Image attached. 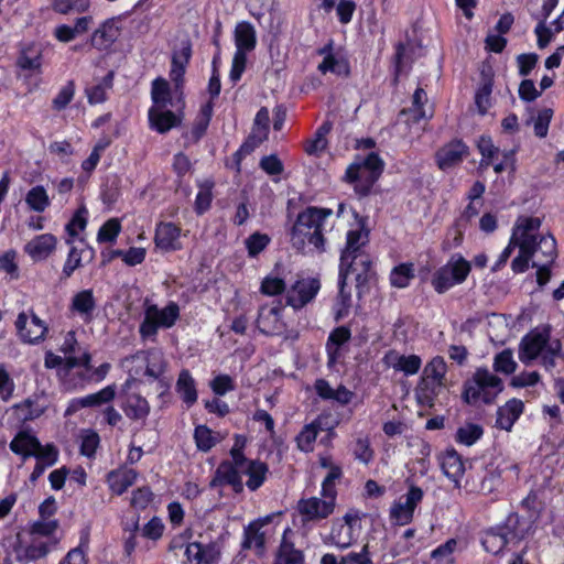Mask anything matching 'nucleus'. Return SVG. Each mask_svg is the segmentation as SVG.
Wrapping results in <instances>:
<instances>
[{"instance_id":"nucleus-6","label":"nucleus","mask_w":564,"mask_h":564,"mask_svg":"<svg viewBox=\"0 0 564 564\" xmlns=\"http://www.w3.org/2000/svg\"><path fill=\"white\" fill-rule=\"evenodd\" d=\"M246 443L245 436H235V443L230 449L231 462H224L218 466L210 481L212 487L228 485L237 494L243 490L242 467L240 465L245 463L243 448Z\"/></svg>"},{"instance_id":"nucleus-30","label":"nucleus","mask_w":564,"mask_h":564,"mask_svg":"<svg viewBox=\"0 0 564 564\" xmlns=\"http://www.w3.org/2000/svg\"><path fill=\"white\" fill-rule=\"evenodd\" d=\"M530 261L532 265H551L556 258V241L551 235H544L533 245Z\"/></svg>"},{"instance_id":"nucleus-55","label":"nucleus","mask_w":564,"mask_h":564,"mask_svg":"<svg viewBox=\"0 0 564 564\" xmlns=\"http://www.w3.org/2000/svg\"><path fill=\"white\" fill-rule=\"evenodd\" d=\"M484 434L482 427L475 423H466L458 427L456 431L455 440L457 443L471 446L474 445Z\"/></svg>"},{"instance_id":"nucleus-45","label":"nucleus","mask_w":564,"mask_h":564,"mask_svg":"<svg viewBox=\"0 0 564 564\" xmlns=\"http://www.w3.org/2000/svg\"><path fill=\"white\" fill-rule=\"evenodd\" d=\"M175 390L188 408L197 401L196 383L188 370L180 372Z\"/></svg>"},{"instance_id":"nucleus-33","label":"nucleus","mask_w":564,"mask_h":564,"mask_svg":"<svg viewBox=\"0 0 564 564\" xmlns=\"http://www.w3.org/2000/svg\"><path fill=\"white\" fill-rule=\"evenodd\" d=\"M242 467V475L248 477L246 486L249 490L256 491L260 488L267 479L268 466L260 460H249L245 457Z\"/></svg>"},{"instance_id":"nucleus-37","label":"nucleus","mask_w":564,"mask_h":564,"mask_svg":"<svg viewBox=\"0 0 564 564\" xmlns=\"http://www.w3.org/2000/svg\"><path fill=\"white\" fill-rule=\"evenodd\" d=\"M149 121L152 129L165 133L181 123V117L165 108H150Z\"/></svg>"},{"instance_id":"nucleus-64","label":"nucleus","mask_w":564,"mask_h":564,"mask_svg":"<svg viewBox=\"0 0 564 564\" xmlns=\"http://www.w3.org/2000/svg\"><path fill=\"white\" fill-rule=\"evenodd\" d=\"M17 257L14 250H7L0 254V271L6 273L10 280H17L20 275Z\"/></svg>"},{"instance_id":"nucleus-28","label":"nucleus","mask_w":564,"mask_h":564,"mask_svg":"<svg viewBox=\"0 0 564 564\" xmlns=\"http://www.w3.org/2000/svg\"><path fill=\"white\" fill-rule=\"evenodd\" d=\"M383 360L388 367L403 372L405 376L417 373L422 366V360L417 355H401L394 350L388 351Z\"/></svg>"},{"instance_id":"nucleus-16","label":"nucleus","mask_w":564,"mask_h":564,"mask_svg":"<svg viewBox=\"0 0 564 564\" xmlns=\"http://www.w3.org/2000/svg\"><path fill=\"white\" fill-rule=\"evenodd\" d=\"M182 236L185 234L180 226L171 221H161L155 228V247L164 252L181 250L183 248Z\"/></svg>"},{"instance_id":"nucleus-5","label":"nucleus","mask_w":564,"mask_h":564,"mask_svg":"<svg viewBox=\"0 0 564 564\" xmlns=\"http://www.w3.org/2000/svg\"><path fill=\"white\" fill-rule=\"evenodd\" d=\"M446 372L447 365L443 357L436 356L425 365L415 388L416 399L422 405L434 404V400L445 387Z\"/></svg>"},{"instance_id":"nucleus-62","label":"nucleus","mask_w":564,"mask_h":564,"mask_svg":"<svg viewBox=\"0 0 564 564\" xmlns=\"http://www.w3.org/2000/svg\"><path fill=\"white\" fill-rule=\"evenodd\" d=\"M121 231V224L117 218L108 219L98 230L97 241L99 243L104 242H115L117 237Z\"/></svg>"},{"instance_id":"nucleus-13","label":"nucleus","mask_w":564,"mask_h":564,"mask_svg":"<svg viewBox=\"0 0 564 564\" xmlns=\"http://www.w3.org/2000/svg\"><path fill=\"white\" fill-rule=\"evenodd\" d=\"M321 290V282L316 278H301L288 289L286 304L294 310H301L311 303Z\"/></svg>"},{"instance_id":"nucleus-57","label":"nucleus","mask_w":564,"mask_h":564,"mask_svg":"<svg viewBox=\"0 0 564 564\" xmlns=\"http://www.w3.org/2000/svg\"><path fill=\"white\" fill-rule=\"evenodd\" d=\"M414 265L412 263H402L393 268L390 273V282L393 286L403 289L414 279Z\"/></svg>"},{"instance_id":"nucleus-4","label":"nucleus","mask_w":564,"mask_h":564,"mask_svg":"<svg viewBox=\"0 0 564 564\" xmlns=\"http://www.w3.org/2000/svg\"><path fill=\"white\" fill-rule=\"evenodd\" d=\"M383 165V161L373 152L357 156L348 166L345 178L358 194L367 195L381 175Z\"/></svg>"},{"instance_id":"nucleus-47","label":"nucleus","mask_w":564,"mask_h":564,"mask_svg":"<svg viewBox=\"0 0 564 564\" xmlns=\"http://www.w3.org/2000/svg\"><path fill=\"white\" fill-rule=\"evenodd\" d=\"M351 337L349 328L346 326L336 327L328 336L326 351L329 362H334L339 357L340 347Z\"/></svg>"},{"instance_id":"nucleus-9","label":"nucleus","mask_w":564,"mask_h":564,"mask_svg":"<svg viewBox=\"0 0 564 564\" xmlns=\"http://www.w3.org/2000/svg\"><path fill=\"white\" fill-rule=\"evenodd\" d=\"M470 270L469 261L460 254H454L443 267L434 272L431 284L437 293H445L453 286L465 282Z\"/></svg>"},{"instance_id":"nucleus-56","label":"nucleus","mask_w":564,"mask_h":564,"mask_svg":"<svg viewBox=\"0 0 564 564\" xmlns=\"http://www.w3.org/2000/svg\"><path fill=\"white\" fill-rule=\"evenodd\" d=\"M339 293L334 304V316L336 321H340L346 317L351 307V294L345 291L346 280L339 278Z\"/></svg>"},{"instance_id":"nucleus-53","label":"nucleus","mask_w":564,"mask_h":564,"mask_svg":"<svg viewBox=\"0 0 564 564\" xmlns=\"http://www.w3.org/2000/svg\"><path fill=\"white\" fill-rule=\"evenodd\" d=\"M274 564H304V555L292 543L282 541Z\"/></svg>"},{"instance_id":"nucleus-46","label":"nucleus","mask_w":564,"mask_h":564,"mask_svg":"<svg viewBox=\"0 0 564 564\" xmlns=\"http://www.w3.org/2000/svg\"><path fill=\"white\" fill-rule=\"evenodd\" d=\"M426 93L422 88H417L413 94L412 107L409 110H402L401 117H404V121L410 123H419L421 120H426L431 117L426 116L423 105L426 101Z\"/></svg>"},{"instance_id":"nucleus-61","label":"nucleus","mask_w":564,"mask_h":564,"mask_svg":"<svg viewBox=\"0 0 564 564\" xmlns=\"http://www.w3.org/2000/svg\"><path fill=\"white\" fill-rule=\"evenodd\" d=\"M108 144H109V141L99 140L95 144L89 156L85 161H83L80 167H82L83 172L86 174V177H89L90 174L94 172V170L96 169V166L98 165V163L100 161L101 154L104 153V151L106 150Z\"/></svg>"},{"instance_id":"nucleus-14","label":"nucleus","mask_w":564,"mask_h":564,"mask_svg":"<svg viewBox=\"0 0 564 564\" xmlns=\"http://www.w3.org/2000/svg\"><path fill=\"white\" fill-rule=\"evenodd\" d=\"M20 339L26 344H36L44 339L47 326L33 311L21 312L15 321Z\"/></svg>"},{"instance_id":"nucleus-3","label":"nucleus","mask_w":564,"mask_h":564,"mask_svg":"<svg viewBox=\"0 0 564 564\" xmlns=\"http://www.w3.org/2000/svg\"><path fill=\"white\" fill-rule=\"evenodd\" d=\"M539 356L546 368L554 367L556 359L563 357L560 341L551 340L550 333L545 329L528 334L520 344L519 359L522 364L529 365Z\"/></svg>"},{"instance_id":"nucleus-18","label":"nucleus","mask_w":564,"mask_h":564,"mask_svg":"<svg viewBox=\"0 0 564 564\" xmlns=\"http://www.w3.org/2000/svg\"><path fill=\"white\" fill-rule=\"evenodd\" d=\"M121 34L119 18L105 20L91 34L90 44L98 51H108Z\"/></svg>"},{"instance_id":"nucleus-17","label":"nucleus","mask_w":564,"mask_h":564,"mask_svg":"<svg viewBox=\"0 0 564 564\" xmlns=\"http://www.w3.org/2000/svg\"><path fill=\"white\" fill-rule=\"evenodd\" d=\"M283 307L280 303L265 304L259 310L257 325L261 333L267 335H280L285 329L282 319Z\"/></svg>"},{"instance_id":"nucleus-7","label":"nucleus","mask_w":564,"mask_h":564,"mask_svg":"<svg viewBox=\"0 0 564 564\" xmlns=\"http://www.w3.org/2000/svg\"><path fill=\"white\" fill-rule=\"evenodd\" d=\"M180 318V306L171 301L164 307L156 304L145 303L143 321L139 326V334L142 339L155 340L160 328L173 327Z\"/></svg>"},{"instance_id":"nucleus-63","label":"nucleus","mask_w":564,"mask_h":564,"mask_svg":"<svg viewBox=\"0 0 564 564\" xmlns=\"http://www.w3.org/2000/svg\"><path fill=\"white\" fill-rule=\"evenodd\" d=\"M88 221V210L85 206H80L73 215L69 223L66 225V231L69 237L75 238L78 234L85 230Z\"/></svg>"},{"instance_id":"nucleus-35","label":"nucleus","mask_w":564,"mask_h":564,"mask_svg":"<svg viewBox=\"0 0 564 564\" xmlns=\"http://www.w3.org/2000/svg\"><path fill=\"white\" fill-rule=\"evenodd\" d=\"M481 83L475 94V105L479 115L484 116L492 106L491 93L494 78L490 69L481 72Z\"/></svg>"},{"instance_id":"nucleus-24","label":"nucleus","mask_w":564,"mask_h":564,"mask_svg":"<svg viewBox=\"0 0 564 564\" xmlns=\"http://www.w3.org/2000/svg\"><path fill=\"white\" fill-rule=\"evenodd\" d=\"M438 459L444 475L459 488L465 474V460L454 448L446 449Z\"/></svg>"},{"instance_id":"nucleus-12","label":"nucleus","mask_w":564,"mask_h":564,"mask_svg":"<svg viewBox=\"0 0 564 564\" xmlns=\"http://www.w3.org/2000/svg\"><path fill=\"white\" fill-rule=\"evenodd\" d=\"M321 496L301 499L297 502V511L303 522L321 521L334 512L336 498L322 492Z\"/></svg>"},{"instance_id":"nucleus-15","label":"nucleus","mask_w":564,"mask_h":564,"mask_svg":"<svg viewBox=\"0 0 564 564\" xmlns=\"http://www.w3.org/2000/svg\"><path fill=\"white\" fill-rule=\"evenodd\" d=\"M359 521L358 514L351 512L346 513L341 520L335 521L329 535L330 543L339 549L349 547L357 539Z\"/></svg>"},{"instance_id":"nucleus-41","label":"nucleus","mask_w":564,"mask_h":564,"mask_svg":"<svg viewBox=\"0 0 564 564\" xmlns=\"http://www.w3.org/2000/svg\"><path fill=\"white\" fill-rule=\"evenodd\" d=\"M30 539L24 547V557L30 561L45 557L59 542V540H46L34 534H30Z\"/></svg>"},{"instance_id":"nucleus-21","label":"nucleus","mask_w":564,"mask_h":564,"mask_svg":"<svg viewBox=\"0 0 564 564\" xmlns=\"http://www.w3.org/2000/svg\"><path fill=\"white\" fill-rule=\"evenodd\" d=\"M97 303L93 290H82L73 295L68 306L73 315L78 316L84 323L93 319Z\"/></svg>"},{"instance_id":"nucleus-52","label":"nucleus","mask_w":564,"mask_h":564,"mask_svg":"<svg viewBox=\"0 0 564 564\" xmlns=\"http://www.w3.org/2000/svg\"><path fill=\"white\" fill-rule=\"evenodd\" d=\"M59 522L56 519H39L31 524L30 534L41 536L46 540H59L56 538Z\"/></svg>"},{"instance_id":"nucleus-39","label":"nucleus","mask_w":564,"mask_h":564,"mask_svg":"<svg viewBox=\"0 0 564 564\" xmlns=\"http://www.w3.org/2000/svg\"><path fill=\"white\" fill-rule=\"evenodd\" d=\"M113 85V72H109L102 78L95 79L86 87L85 93L91 105L101 104L107 99L108 91Z\"/></svg>"},{"instance_id":"nucleus-58","label":"nucleus","mask_w":564,"mask_h":564,"mask_svg":"<svg viewBox=\"0 0 564 564\" xmlns=\"http://www.w3.org/2000/svg\"><path fill=\"white\" fill-rule=\"evenodd\" d=\"M151 97L153 106L151 108H166L170 102V86L166 79L156 78L152 83Z\"/></svg>"},{"instance_id":"nucleus-10","label":"nucleus","mask_w":564,"mask_h":564,"mask_svg":"<svg viewBox=\"0 0 564 564\" xmlns=\"http://www.w3.org/2000/svg\"><path fill=\"white\" fill-rule=\"evenodd\" d=\"M91 357L85 351L79 357H66L65 365L59 369L58 373L63 386L67 390H76L84 388L89 381L93 380L90 376Z\"/></svg>"},{"instance_id":"nucleus-1","label":"nucleus","mask_w":564,"mask_h":564,"mask_svg":"<svg viewBox=\"0 0 564 564\" xmlns=\"http://www.w3.org/2000/svg\"><path fill=\"white\" fill-rule=\"evenodd\" d=\"M333 210L328 208L308 207L300 213L291 229V242L294 248L304 250H324V231L329 226Z\"/></svg>"},{"instance_id":"nucleus-40","label":"nucleus","mask_w":564,"mask_h":564,"mask_svg":"<svg viewBox=\"0 0 564 564\" xmlns=\"http://www.w3.org/2000/svg\"><path fill=\"white\" fill-rule=\"evenodd\" d=\"M508 543V530L506 527H497L487 530L482 538L484 549L491 554H499Z\"/></svg>"},{"instance_id":"nucleus-25","label":"nucleus","mask_w":564,"mask_h":564,"mask_svg":"<svg viewBox=\"0 0 564 564\" xmlns=\"http://www.w3.org/2000/svg\"><path fill=\"white\" fill-rule=\"evenodd\" d=\"M57 239L52 234H42L31 239L25 246V253L33 261L47 259L56 249Z\"/></svg>"},{"instance_id":"nucleus-44","label":"nucleus","mask_w":564,"mask_h":564,"mask_svg":"<svg viewBox=\"0 0 564 564\" xmlns=\"http://www.w3.org/2000/svg\"><path fill=\"white\" fill-rule=\"evenodd\" d=\"M39 447L40 441L25 431L19 432L10 443V449L23 458L32 457Z\"/></svg>"},{"instance_id":"nucleus-48","label":"nucleus","mask_w":564,"mask_h":564,"mask_svg":"<svg viewBox=\"0 0 564 564\" xmlns=\"http://www.w3.org/2000/svg\"><path fill=\"white\" fill-rule=\"evenodd\" d=\"M123 411L128 417L141 420L148 416L150 405L144 398L138 394H131L127 398Z\"/></svg>"},{"instance_id":"nucleus-31","label":"nucleus","mask_w":564,"mask_h":564,"mask_svg":"<svg viewBox=\"0 0 564 564\" xmlns=\"http://www.w3.org/2000/svg\"><path fill=\"white\" fill-rule=\"evenodd\" d=\"M523 409L524 404L521 400L510 399L502 406L498 408L496 426L505 431H511L517 420L523 413Z\"/></svg>"},{"instance_id":"nucleus-43","label":"nucleus","mask_w":564,"mask_h":564,"mask_svg":"<svg viewBox=\"0 0 564 564\" xmlns=\"http://www.w3.org/2000/svg\"><path fill=\"white\" fill-rule=\"evenodd\" d=\"M368 242V231L362 227H357L355 229H350L347 232V241L346 247L341 252L340 259L343 261H348L352 254L365 252L362 248Z\"/></svg>"},{"instance_id":"nucleus-38","label":"nucleus","mask_w":564,"mask_h":564,"mask_svg":"<svg viewBox=\"0 0 564 564\" xmlns=\"http://www.w3.org/2000/svg\"><path fill=\"white\" fill-rule=\"evenodd\" d=\"M236 52L248 53L256 47L257 34L254 26L247 21L237 23L235 28Z\"/></svg>"},{"instance_id":"nucleus-11","label":"nucleus","mask_w":564,"mask_h":564,"mask_svg":"<svg viewBox=\"0 0 564 564\" xmlns=\"http://www.w3.org/2000/svg\"><path fill=\"white\" fill-rule=\"evenodd\" d=\"M424 492L416 486H410L406 494L399 497L390 508V519L394 524L406 525L413 520L414 510L423 500Z\"/></svg>"},{"instance_id":"nucleus-54","label":"nucleus","mask_w":564,"mask_h":564,"mask_svg":"<svg viewBox=\"0 0 564 564\" xmlns=\"http://www.w3.org/2000/svg\"><path fill=\"white\" fill-rule=\"evenodd\" d=\"M260 291L269 296L279 295L288 291L285 280L283 276H281L278 270H274L263 278Z\"/></svg>"},{"instance_id":"nucleus-60","label":"nucleus","mask_w":564,"mask_h":564,"mask_svg":"<svg viewBox=\"0 0 564 564\" xmlns=\"http://www.w3.org/2000/svg\"><path fill=\"white\" fill-rule=\"evenodd\" d=\"M194 438L198 449L203 452L209 451L215 444L219 442L218 434H215L206 425H199L195 429Z\"/></svg>"},{"instance_id":"nucleus-2","label":"nucleus","mask_w":564,"mask_h":564,"mask_svg":"<svg viewBox=\"0 0 564 564\" xmlns=\"http://www.w3.org/2000/svg\"><path fill=\"white\" fill-rule=\"evenodd\" d=\"M541 220L538 217L519 216L513 225L510 241L519 248V254L512 260L513 272H524L530 264L533 245L543 235L540 234Z\"/></svg>"},{"instance_id":"nucleus-32","label":"nucleus","mask_w":564,"mask_h":564,"mask_svg":"<svg viewBox=\"0 0 564 564\" xmlns=\"http://www.w3.org/2000/svg\"><path fill=\"white\" fill-rule=\"evenodd\" d=\"M192 56V47L189 42H182L181 46L173 53L170 78L176 88L183 83L186 66Z\"/></svg>"},{"instance_id":"nucleus-19","label":"nucleus","mask_w":564,"mask_h":564,"mask_svg":"<svg viewBox=\"0 0 564 564\" xmlns=\"http://www.w3.org/2000/svg\"><path fill=\"white\" fill-rule=\"evenodd\" d=\"M319 54L324 56L322 63L317 67L322 74H326L328 72L338 76H347L349 74V63L341 51H333L332 45L329 44L319 50Z\"/></svg>"},{"instance_id":"nucleus-22","label":"nucleus","mask_w":564,"mask_h":564,"mask_svg":"<svg viewBox=\"0 0 564 564\" xmlns=\"http://www.w3.org/2000/svg\"><path fill=\"white\" fill-rule=\"evenodd\" d=\"M185 564H214L219 551L214 544L187 543L184 549Z\"/></svg>"},{"instance_id":"nucleus-36","label":"nucleus","mask_w":564,"mask_h":564,"mask_svg":"<svg viewBox=\"0 0 564 564\" xmlns=\"http://www.w3.org/2000/svg\"><path fill=\"white\" fill-rule=\"evenodd\" d=\"M138 474L131 468H119L107 475L109 489L115 495H122L137 480Z\"/></svg>"},{"instance_id":"nucleus-27","label":"nucleus","mask_w":564,"mask_h":564,"mask_svg":"<svg viewBox=\"0 0 564 564\" xmlns=\"http://www.w3.org/2000/svg\"><path fill=\"white\" fill-rule=\"evenodd\" d=\"M557 3L558 0H543L541 10L533 14L534 19L538 21L534 33L538 37V46L540 48L546 47L552 41V31L546 26L545 21L556 8Z\"/></svg>"},{"instance_id":"nucleus-23","label":"nucleus","mask_w":564,"mask_h":564,"mask_svg":"<svg viewBox=\"0 0 564 564\" xmlns=\"http://www.w3.org/2000/svg\"><path fill=\"white\" fill-rule=\"evenodd\" d=\"M371 268V259L370 256L366 252H360L352 254L348 261H343L340 259L339 265V278H344L347 280V276L350 273L356 274V280L358 283L366 281L367 274Z\"/></svg>"},{"instance_id":"nucleus-42","label":"nucleus","mask_w":564,"mask_h":564,"mask_svg":"<svg viewBox=\"0 0 564 564\" xmlns=\"http://www.w3.org/2000/svg\"><path fill=\"white\" fill-rule=\"evenodd\" d=\"M325 420L326 417L319 416L312 423L306 424L299 433L296 444L302 452L308 453L313 451L318 432L325 426Z\"/></svg>"},{"instance_id":"nucleus-29","label":"nucleus","mask_w":564,"mask_h":564,"mask_svg":"<svg viewBox=\"0 0 564 564\" xmlns=\"http://www.w3.org/2000/svg\"><path fill=\"white\" fill-rule=\"evenodd\" d=\"M271 521V517L268 516L262 519L250 522L243 530V542L245 549H254L258 553H262L265 544L267 532L263 527Z\"/></svg>"},{"instance_id":"nucleus-34","label":"nucleus","mask_w":564,"mask_h":564,"mask_svg":"<svg viewBox=\"0 0 564 564\" xmlns=\"http://www.w3.org/2000/svg\"><path fill=\"white\" fill-rule=\"evenodd\" d=\"M134 360L140 361L141 364H147L145 376L153 380L160 378L164 372L165 361L161 350L152 349L148 351H138L135 352Z\"/></svg>"},{"instance_id":"nucleus-49","label":"nucleus","mask_w":564,"mask_h":564,"mask_svg":"<svg viewBox=\"0 0 564 564\" xmlns=\"http://www.w3.org/2000/svg\"><path fill=\"white\" fill-rule=\"evenodd\" d=\"M213 113V107L210 104L202 106L200 111L194 122L191 132L187 134V139L191 142H197L206 132Z\"/></svg>"},{"instance_id":"nucleus-50","label":"nucleus","mask_w":564,"mask_h":564,"mask_svg":"<svg viewBox=\"0 0 564 564\" xmlns=\"http://www.w3.org/2000/svg\"><path fill=\"white\" fill-rule=\"evenodd\" d=\"M25 203L30 209L36 213H43L51 204L46 189L41 186H34L25 195Z\"/></svg>"},{"instance_id":"nucleus-20","label":"nucleus","mask_w":564,"mask_h":564,"mask_svg":"<svg viewBox=\"0 0 564 564\" xmlns=\"http://www.w3.org/2000/svg\"><path fill=\"white\" fill-rule=\"evenodd\" d=\"M43 46L40 43H28L22 46L17 59V66L31 74H40L43 64Z\"/></svg>"},{"instance_id":"nucleus-59","label":"nucleus","mask_w":564,"mask_h":564,"mask_svg":"<svg viewBox=\"0 0 564 564\" xmlns=\"http://www.w3.org/2000/svg\"><path fill=\"white\" fill-rule=\"evenodd\" d=\"M115 397H116V387L107 386L96 393H91V394L82 397L80 403L87 408L100 406L102 404H106V403H109L110 401H112L115 399Z\"/></svg>"},{"instance_id":"nucleus-26","label":"nucleus","mask_w":564,"mask_h":564,"mask_svg":"<svg viewBox=\"0 0 564 564\" xmlns=\"http://www.w3.org/2000/svg\"><path fill=\"white\" fill-rule=\"evenodd\" d=\"M468 154V148L462 141L455 140L443 148L436 153V162L441 170L451 169L463 161Z\"/></svg>"},{"instance_id":"nucleus-8","label":"nucleus","mask_w":564,"mask_h":564,"mask_svg":"<svg viewBox=\"0 0 564 564\" xmlns=\"http://www.w3.org/2000/svg\"><path fill=\"white\" fill-rule=\"evenodd\" d=\"M503 390L500 378L488 369H477L473 379L466 383L464 399L469 404L491 403Z\"/></svg>"},{"instance_id":"nucleus-51","label":"nucleus","mask_w":564,"mask_h":564,"mask_svg":"<svg viewBox=\"0 0 564 564\" xmlns=\"http://www.w3.org/2000/svg\"><path fill=\"white\" fill-rule=\"evenodd\" d=\"M477 148L481 154L480 166L487 167L498 160L502 152L496 147L490 137L482 135L477 142Z\"/></svg>"}]
</instances>
